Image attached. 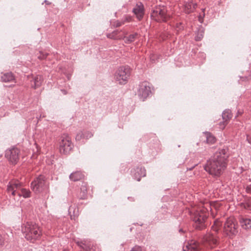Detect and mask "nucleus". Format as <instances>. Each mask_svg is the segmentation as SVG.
<instances>
[{"label":"nucleus","instance_id":"f257e3e1","mask_svg":"<svg viewBox=\"0 0 251 251\" xmlns=\"http://www.w3.org/2000/svg\"><path fill=\"white\" fill-rule=\"evenodd\" d=\"M228 154L226 149L216 152L212 158L207 161L204 166L205 170L209 174L219 176L226 168Z\"/></svg>","mask_w":251,"mask_h":251},{"label":"nucleus","instance_id":"f03ea898","mask_svg":"<svg viewBox=\"0 0 251 251\" xmlns=\"http://www.w3.org/2000/svg\"><path fill=\"white\" fill-rule=\"evenodd\" d=\"M22 230L27 240L37 239L41 234L38 226L31 222H27L24 225Z\"/></svg>","mask_w":251,"mask_h":251},{"label":"nucleus","instance_id":"7ed1b4c3","mask_svg":"<svg viewBox=\"0 0 251 251\" xmlns=\"http://www.w3.org/2000/svg\"><path fill=\"white\" fill-rule=\"evenodd\" d=\"M7 190L13 196L18 195L20 196H22L25 198H29L30 196V192L26 189L22 188V183L18 180L9 182L7 185Z\"/></svg>","mask_w":251,"mask_h":251},{"label":"nucleus","instance_id":"20e7f679","mask_svg":"<svg viewBox=\"0 0 251 251\" xmlns=\"http://www.w3.org/2000/svg\"><path fill=\"white\" fill-rule=\"evenodd\" d=\"M207 217L205 209H200L194 212L193 220L194 222L193 226L198 230H202L205 227V222Z\"/></svg>","mask_w":251,"mask_h":251},{"label":"nucleus","instance_id":"39448f33","mask_svg":"<svg viewBox=\"0 0 251 251\" xmlns=\"http://www.w3.org/2000/svg\"><path fill=\"white\" fill-rule=\"evenodd\" d=\"M49 183L45 177L40 175L31 183V188L35 193H40L48 190Z\"/></svg>","mask_w":251,"mask_h":251},{"label":"nucleus","instance_id":"423d86ee","mask_svg":"<svg viewBox=\"0 0 251 251\" xmlns=\"http://www.w3.org/2000/svg\"><path fill=\"white\" fill-rule=\"evenodd\" d=\"M238 225L237 221L233 217L227 219L224 225V232L228 236L235 235L237 231Z\"/></svg>","mask_w":251,"mask_h":251},{"label":"nucleus","instance_id":"0eeeda50","mask_svg":"<svg viewBox=\"0 0 251 251\" xmlns=\"http://www.w3.org/2000/svg\"><path fill=\"white\" fill-rule=\"evenodd\" d=\"M130 75L129 69L128 67H121L116 71L115 77L120 84H125L127 82Z\"/></svg>","mask_w":251,"mask_h":251},{"label":"nucleus","instance_id":"6e6552de","mask_svg":"<svg viewBox=\"0 0 251 251\" xmlns=\"http://www.w3.org/2000/svg\"><path fill=\"white\" fill-rule=\"evenodd\" d=\"M166 11V9L164 7L157 6L152 10L151 13V17L157 22H165L167 19Z\"/></svg>","mask_w":251,"mask_h":251},{"label":"nucleus","instance_id":"1a4fd4ad","mask_svg":"<svg viewBox=\"0 0 251 251\" xmlns=\"http://www.w3.org/2000/svg\"><path fill=\"white\" fill-rule=\"evenodd\" d=\"M151 93V87L149 83L147 81L142 82L140 85L138 92V95L140 99L144 101Z\"/></svg>","mask_w":251,"mask_h":251},{"label":"nucleus","instance_id":"9d476101","mask_svg":"<svg viewBox=\"0 0 251 251\" xmlns=\"http://www.w3.org/2000/svg\"><path fill=\"white\" fill-rule=\"evenodd\" d=\"M73 145L68 137L63 138L60 142L59 151L61 154H67L72 149Z\"/></svg>","mask_w":251,"mask_h":251},{"label":"nucleus","instance_id":"9b49d317","mask_svg":"<svg viewBox=\"0 0 251 251\" xmlns=\"http://www.w3.org/2000/svg\"><path fill=\"white\" fill-rule=\"evenodd\" d=\"M19 150L14 148L6 150L5 155L12 164H15L19 160Z\"/></svg>","mask_w":251,"mask_h":251},{"label":"nucleus","instance_id":"f8f14e48","mask_svg":"<svg viewBox=\"0 0 251 251\" xmlns=\"http://www.w3.org/2000/svg\"><path fill=\"white\" fill-rule=\"evenodd\" d=\"M203 241L211 248H213L218 242L217 237L213 233L205 235L203 237Z\"/></svg>","mask_w":251,"mask_h":251},{"label":"nucleus","instance_id":"ddd939ff","mask_svg":"<svg viewBox=\"0 0 251 251\" xmlns=\"http://www.w3.org/2000/svg\"><path fill=\"white\" fill-rule=\"evenodd\" d=\"M133 12L136 16L137 18L139 20H141L144 14V5L142 3L139 2H138L135 7L133 9Z\"/></svg>","mask_w":251,"mask_h":251},{"label":"nucleus","instance_id":"4468645a","mask_svg":"<svg viewBox=\"0 0 251 251\" xmlns=\"http://www.w3.org/2000/svg\"><path fill=\"white\" fill-rule=\"evenodd\" d=\"M197 6V4L193 1L186 2L184 5V10L186 13L193 12Z\"/></svg>","mask_w":251,"mask_h":251},{"label":"nucleus","instance_id":"2eb2a0df","mask_svg":"<svg viewBox=\"0 0 251 251\" xmlns=\"http://www.w3.org/2000/svg\"><path fill=\"white\" fill-rule=\"evenodd\" d=\"M126 34H127V32L126 31L123 32V38L122 39L124 40L125 43L126 44H130L132 43L135 40L138 36V34L137 33L130 34L127 37L126 36Z\"/></svg>","mask_w":251,"mask_h":251},{"label":"nucleus","instance_id":"dca6fc26","mask_svg":"<svg viewBox=\"0 0 251 251\" xmlns=\"http://www.w3.org/2000/svg\"><path fill=\"white\" fill-rule=\"evenodd\" d=\"M146 176V170L145 168H137L135 170V174L134 175L133 177L135 179H136L138 181L140 180L142 177H144Z\"/></svg>","mask_w":251,"mask_h":251},{"label":"nucleus","instance_id":"f3484780","mask_svg":"<svg viewBox=\"0 0 251 251\" xmlns=\"http://www.w3.org/2000/svg\"><path fill=\"white\" fill-rule=\"evenodd\" d=\"M183 251H199V247L197 242L192 241L183 248Z\"/></svg>","mask_w":251,"mask_h":251},{"label":"nucleus","instance_id":"a211bd4d","mask_svg":"<svg viewBox=\"0 0 251 251\" xmlns=\"http://www.w3.org/2000/svg\"><path fill=\"white\" fill-rule=\"evenodd\" d=\"M123 32L122 30L120 31L116 30L113 31L112 33H108L107 34V37L108 38L114 39V40H121L123 38V34H120V33Z\"/></svg>","mask_w":251,"mask_h":251},{"label":"nucleus","instance_id":"6ab92c4d","mask_svg":"<svg viewBox=\"0 0 251 251\" xmlns=\"http://www.w3.org/2000/svg\"><path fill=\"white\" fill-rule=\"evenodd\" d=\"M1 80L4 82H12L15 80V77L12 73H6L1 75Z\"/></svg>","mask_w":251,"mask_h":251},{"label":"nucleus","instance_id":"aec40b11","mask_svg":"<svg viewBox=\"0 0 251 251\" xmlns=\"http://www.w3.org/2000/svg\"><path fill=\"white\" fill-rule=\"evenodd\" d=\"M84 177V175L81 172L78 171L73 173L70 175V179L74 181L80 180L83 178Z\"/></svg>","mask_w":251,"mask_h":251},{"label":"nucleus","instance_id":"412c9836","mask_svg":"<svg viewBox=\"0 0 251 251\" xmlns=\"http://www.w3.org/2000/svg\"><path fill=\"white\" fill-rule=\"evenodd\" d=\"M222 117L223 120H224V123L223 124L224 126L222 127L224 128L225 126V124H226V123L232 117L231 111L229 109L225 110L222 113Z\"/></svg>","mask_w":251,"mask_h":251},{"label":"nucleus","instance_id":"4be33fe9","mask_svg":"<svg viewBox=\"0 0 251 251\" xmlns=\"http://www.w3.org/2000/svg\"><path fill=\"white\" fill-rule=\"evenodd\" d=\"M242 227L246 229L251 228V220L249 219H242L240 221Z\"/></svg>","mask_w":251,"mask_h":251},{"label":"nucleus","instance_id":"5701e85b","mask_svg":"<svg viewBox=\"0 0 251 251\" xmlns=\"http://www.w3.org/2000/svg\"><path fill=\"white\" fill-rule=\"evenodd\" d=\"M87 190L86 184L82 185L80 188V192L78 197L80 199H85L87 197Z\"/></svg>","mask_w":251,"mask_h":251},{"label":"nucleus","instance_id":"b1692460","mask_svg":"<svg viewBox=\"0 0 251 251\" xmlns=\"http://www.w3.org/2000/svg\"><path fill=\"white\" fill-rule=\"evenodd\" d=\"M33 82L34 89L40 86L42 82V76L40 75L36 76L33 79Z\"/></svg>","mask_w":251,"mask_h":251},{"label":"nucleus","instance_id":"393cba45","mask_svg":"<svg viewBox=\"0 0 251 251\" xmlns=\"http://www.w3.org/2000/svg\"><path fill=\"white\" fill-rule=\"evenodd\" d=\"M204 30L202 27H200L195 37L196 41H200L203 37Z\"/></svg>","mask_w":251,"mask_h":251},{"label":"nucleus","instance_id":"a878e982","mask_svg":"<svg viewBox=\"0 0 251 251\" xmlns=\"http://www.w3.org/2000/svg\"><path fill=\"white\" fill-rule=\"evenodd\" d=\"M206 141L208 143L213 144L215 142L216 139L214 136H213L210 133L206 132L205 133Z\"/></svg>","mask_w":251,"mask_h":251},{"label":"nucleus","instance_id":"bb28decb","mask_svg":"<svg viewBox=\"0 0 251 251\" xmlns=\"http://www.w3.org/2000/svg\"><path fill=\"white\" fill-rule=\"evenodd\" d=\"M221 225V223L219 220H215L214 221L213 226H212V230L215 231L216 232H217Z\"/></svg>","mask_w":251,"mask_h":251},{"label":"nucleus","instance_id":"cd10ccee","mask_svg":"<svg viewBox=\"0 0 251 251\" xmlns=\"http://www.w3.org/2000/svg\"><path fill=\"white\" fill-rule=\"evenodd\" d=\"M84 133L83 131H79L76 135L75 139L77 141H80L81 140L83 139H85V138H84Z\"/></svg>","mask_w":251,"mask_h":251},{"label":"nucleus","instance_id":"c85d7f7f","mask_svg":"<svg viewBox=\"0 0 251 251\" xmlns=\"http://www.w3.org/2000/svg\"><path fill=\"white\" fill-rule=\"evenodd\" d=\"M246 209L251 210V200H248L244 204Z\"/></svg>","mask_w":251,"mask_h":251},{"label":"nucleus","instance_id":"c756f323","mask_svg":"<svg viewBox=\"0 0 251 251\" xmlns=\"http://www.w3.org/2000/svg\"><path fill=\"white\" fill-rule=\"evenodd\" d=\"M204 10H205L204 9H202V13H201L198 17L199 21L201 23H202L203 22V18L205 15V14L204 12Z\"/></svg>","mask_w":251,"mask_h":251},{"label":"nucleus","instance_id":"7c9ffc66","mask_svg":"<svg viewBox=\"0 0 251 251\" xmlns=\"http://www.w3.org/2000/svg\"><path fill=\"white\" fill-rule=\"evenodd\" d=\"M83 133H84L85 135L84 138H85L86 139H88L93 136V134L90 131H84Z\"/></svg>","mask_w":251,"mask_h":251},{"label":"nucleus","instance_id":"2f4dec72","mask_svg":"<svg viewBox=\"0 0 251 251\" xmlns=\"http://www.w3.org/2000/svg\"><path fill=\"white\" fill-rule=\"evenodd\" d=\"M130 251H142V249L141 247L135 246Z\"/></svg>","mask_w":251,"mask_h":251},{"label":"nucleus","instance_id":"473e14b6","mask_svg":"<svg viewBox=\"0 0 251 251\" xmlns=\"http://www.w3.org/2000/svg\"><path fill=\"white\" fill-rule=\"evenodd\" d=\"M40 55L38 56V58L40 59H45L48 55V54L44 53L42 52H40Z\"/></svg>","mask_w":251,"mask_h":251},{"label":"nucleus","instance_id":"72a5a7b5","mask_svg":"<svg viewBox=\"0 0 251 251\" xmlns=\"http://www.w3.org/2000/svg\"><path fill=\"white\" fill-rule=\"evenodd\" d=\"M124 24V22H120V21H116L114 24V26L116 27H119L121 26L122 25Z\"/></svg>","mask_w":251,"mask_h":251},{"label":"nucleus","instance_id":"f704fd0d","mask_svg":"<svg viewBox=\"0 0 251 251\" xmlns=\"http://www.w3.org/2000/svg\"><path fill=\"white\" fill-rule=\"evenodd\" d=\"M246 191L248 193L251 194V183L246 187Z\"/></svg>","mask_w":251,"mask_h":251},{"label":"nucleus","instance_id":"c9c22d12","mask_svg":"<svg viewBox=\"0 0 251 251\" xmlns=\"http://www.w3.org/2000/svg\"><path fill=\"white\" fill-rule=\"evenodd\" d=\"M77 245H78L80 247H81V248H83V249H85V246H86V245H85V244L83 243L82 242H77ZM86 250H87V249H86Z\"/></svg>","mask_w":251,"mask_h":251},{"label":"nucleus","instance_id":"e433bc0d","mask_svg":"<svg viewBox=\"0 0 251 251\" xmlns=\"http://www.w3.org/2000/svg\"><path fill=\"white\" fill-rule=\"evenodd\" d=\"M150 59L153 62H155V56L153 54H152L150 56Z\"/></svg>","mask_w":251,"mask_h":251},{"label":"nucleus","instance_id":"4c0bfd02","mask_svg":"<svg viewBox=\"0 0 251 251\" xmlns=\"http://www.w3.org/2000/svg\"><path fill=\"white\" fill-rule=\"evenodd\" d=\"M3 243V240L2 236L0 234V246Z\"/></svg>","mask_w":251,"mask_h":251},{"label":"nucleus","instance_id":"58836bf2","mask_svg":"<svg viewBox=\"0 0 251 251\" xmlns=\"http://www.w3.org/2000/svg\"><path fill=\"white\" fill-rule=\"evenodd\" d=\"M247 140L249 142V143L251 144V138H249V136H247Z\"/></svg>","mask_w":251,"mask_h":251},{"label":"nucleus","instance_id":"ea45409f","mask_svg":"<svg viewBox=\"0 0 251 251\" xmlns=\"http://www.w3.org/2000/svg\"><path fill=\"white\" fill-rule=\"evenodd\" d=\"M61 91L64 95H66L67 94V92H66V90H61Z\"/></svg>","mask_w":251,"mask_h":251},{"label":"nucleus","instance_id":"a19ab883","mask_svg":"<svg viewBox=\"0 0 251 251\" xmlns=\"http://www.w3.org/2000/svg\"><path fill=\"white\" fill-rule=\"evenodd\" d=\"M238 114L241 115V114H242V111H238Z\"/></svg>","mask_w":251,"mask_h":251},{"label":"nucleus","instance_id":"79ce46f5","mask_svg":"<svg viewBox=\"0 0 251 251\" xmlns=\"http://www.w3.org/2000/svg\"><path fill=\"white\" fill-rule=\"evenodd\" d=\"M44 2H45V3H47V4H49V3H48V1H47V0H45L44 1Z\"/></svg>","mask_w":251,"mask_h":251},{"label":"nucleus","instance_id":"37998d69","mask_svg":"<svg viewBox=\"0 0 251 251\" xmlns=\"http://www.w3.org/2000/svg\"><path fill=\"white\" fill-rule=\"evenodd\" d=\"M71 218L72 219H75V217L73 218V216L72 215H71Z\"/></svg>","mask_w":251,"mask_h":251},{"label":"nucleus","instance_id":"c03bdc74","mask_svg":"<svg viewBox=\"0 0 251 251\" xmlns=\"http://www.w3.org/2000/svg\"><path fill=\"white\" fill-rule=\"evenodd\" d=\"M71 208H70L69 209V211L70 213H71Z\"/></svg>","mask_w":251,"mask_h":251},{"label":"nucleus","instance_id":"a18cd8bd","mask_svg":"<svg viewBox=\"0 0 251 251\" xmlns=\"http://www.w3.org/2000/svg\"><path fill=\"white\" fill-rule=\"evenodd\" d=\"M179 231H180V232H181V231H182V229H180V230H179Z\"/></svg>","mask_w":251,"mask_h":251}]
</instances>
